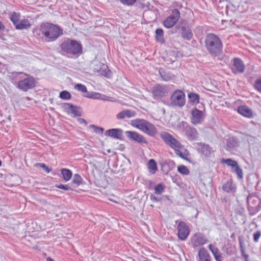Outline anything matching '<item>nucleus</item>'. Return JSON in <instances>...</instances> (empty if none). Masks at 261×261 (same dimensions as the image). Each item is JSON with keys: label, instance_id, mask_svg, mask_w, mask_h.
<instances>
[{"label": "nucleus", "instance_id": "nucleus-7", "mask_svg": "<svg viewBox=\"0 0 261 261\" xmlns=\"http://www.w3.org/2000/svg\"><path fill=\"white\" fill-rule=\"evenodd\" d=\"M180 16V12L176 9H173L171 14L164 20L163 23L164 27L167 29L172 28L177 23Z\"/></svg>", "mask_w": 261, "mask_h": 261}, {"label": "nucleus", "instance_id": "nucleus-13", "mask_svg": "<svg viewBox=\"0 0 261 261\" xmlns=\"http://www.w3.org/2000/svg\"><path fill=\"white\" fill-rule=\"evenodd\" d=\"M178 236L180 240H185L189 234L190 229L187 224L180 221L177 225Z\"/></svg>", "mask_w": 261, "mask_h": 261}, {"label": "nucleus", "instance_id": "nucleus-5", "mask_svg": "<svg viewBox=\"0 0 261 261\" xmlns=\"http://www.w3.org/2000/svg\"><path fill=\"white\" fill-rule=\"evenodd\" d=\"M62 52L67 55L79 56L82 53V45L78 41L67 39L60 45Z\"/></svg>", "mask_w": 261, "mask_h": 261}, {"label": "nucleus", "instance_id": "nucleus-46", "mask_svg": "<svg viewBox=\"0 0 261 261\" xmlns=\"http://www.w3.org/2000/svg\"><path fill=\"white\" fill-rule=\"evenodd\" d=\"M221 163H237L236 162L231 160L230 159H223L221 161Z\"/></svg>", "mask_w": 261, "mask_h": 261}, {"label": "nucleus", "instance_id": "nucleus-50", "mask_svg": "<svg viewBox=\"0 0 261 261\" xmlns=\"http://www.w3.org/2000/svg\"><path fill=\"white\" fill-rule=\"evenodd\" d=\"M46 261H55L53 259H52L51 257H48L46 258Z\"/></svg>", "mask_w": 261, "mask_h": 261}, {"label": "nucleus", "instance_id": "nucleus-1", "mask_svg": "<svg viewBox=\"0 0 261 261\" xmlns=\"http://www.w3.org/2000/svg\"><path fill=\"white\" fill-rule=\"evenodd\" d=\"M34 36L39 40L44 39L47 42L56 41L63 35V29L58 24L44 22L33 30Z\"/></svg>", "mask_w": 261, "mask_h": 261}, {"label": "nucleus", "instance_id": "nucleus-33", "mask_svg": "<svg viewBox=\"0 0 261 261\" xmlns=\"http://www.w3.org/2000/svg\"><path fill=\"white\" fill-rule=\"evenodd\" d=\"M165 187L163 184H159L154 187L155 193L161 195L165 191Z\"/></svg>", "mask_w": 261, "mask_h": 261}, {"label": "nucleus", "instance_id": "nucleus-28", "mask_svg": "<svg viewBox=\"0 0 261 261\" xmlns=\"http://www.w3.org/2000/svg\"><path fill=\"white\" fill-rule=\"evenodd\" d=\"M155 39L157 42L161 43L165 42V39L164 37V31L162 29H157L155 32Z\"/></svg>", "mask_w": 261, "mask_h": 261}, {"label": "nucleus", "instance_id": "nucleus-54", "mask_svg": "<svg viewBox=\"0 0 261 261\" xmlns=\"http://www.w3.org/2000/svg\"><path fill=\"white\" fill-rule=\"evenodd\" d=\"M2 164H0V166H1Z\"/></svg>", "mask_w": 261, "mask_h": 261}, {"label": "nucleus", "instance_id": "nucleus-38", "mask_svg": "<svg viewBox=\"0 0 261 261\" xmlns=\"http://www.w3.org/2000/svg\"><path fill=\"white\" fill-rule=\"evenodd\" d=\"M36 167L41 168L44 170L46 173H49L51 170V169L48 166H46V164H35Z\"/></svg>", "mask_w": 261, "mask_h": 261}, {"label": "nucleus", "instance_id": "nucleus-30", "mask_svg": "<svg viewBox=\"0 0 261 261\" xmlns=\"http://www.w3.org/2000/svg\"><path fill=\"white\" fill-rule=\"evenodd\" d=\"M188 97L192 104H198L199 102V95L198 94L190 92L188 94Z\"/></svg>", "mask_w": 261, "mask_h": 261}, {"label": "nucleus", "instance_id": "nucleus-36", "mask_svg": "<svg viewBox=\"0 0 261 261\" xmlns=\"http://www.w3.org/2000/svg\"><path fill=\"white\" fill-rule=\"evenodd\" d=\"M70 93L67 91H63L60 93V97L61 99L68 100L71 98Z\"/></svg>", "mask_w": 261, "mask_h": 261}, {"label": "nucleus", "instance_id": "nucleus-24", "mask_svg": "<svg viewBox=\"0 0 261 261\" xmlns=\"http://www.w3.org/2000/svg\"><path fill=\"white\" fill-rule=\"evenodd\" d=\"M231 167V171L237 175V177L239 179L243 178V173L242 169L238 164H227Z\"/></svg>", "mask_w": 261, "mask_h": 261}, {"label": "nucleus", "instance_id": "nucleus-48", "mask_svg": "<svg viewBox=\"0 0 261 261\" xmlns=\"http://www.w3.org/2000/svg\"><path fill=\"white\" fill-rule=\"evenodd\" d=\"M4 29H5L4 25L3 24L2 22L1 21H0V32L3 31Z\"/></svg>", "mask_w": 261, "mask_h": 261}, {"label": "nucleus", "instance_id": "nucleus-22", "mask_svg": "<svg viewBox=\"0 0 261 261\" xmlns=\"http://www.w3.org/2000/svg\"><path fill=\"white\" fill-rule=\"evenodd\" d=\"M237 187L233 183L232 179H229L226 181L222 186V189L224 191L227 193H234L236 190Z\"/></svg>", "mask_w": 261, "mask_h": 261}, {"label": "nucleus", "instance_id": "nucleus-27", "mask_svg": "<svg viewBox=\"0 0 261 261\" xmlns=\"http://www.w3.org/2000/svg\"><path fill=\"white\" fill-rule=\"evenodd\" d=\"M198 256L199 257L198 261H211L208 252L203 248L199 250Z\"/></svg>", "mask_w": 261, "mask_h": 261}, {"label": "nucleus", "instance_id": "nucleus-11", "mask_svg": "<svg viewBox=\"0 0 261 261\" xmlns=\"http://www.w3.org/2000/svg\"><path fill=\"white\" fill-rule=\"evenodd\" d=\"M247 202L249 211L258 212L261 207V201L259 197L255 195L250 194L247 197Z\"/></svg>", "mask_w": 261, "mask_h": 261}, {"label": "nucleus", "instance_id": "nucleus-10", "mask_svg": "<svg viewBox=\"0 0 261 261\" xmlns=\"http://www.w3.org/2000/svg\"><path fill=\"white\" fill-rule=\"evenodd\" d=\"M35 84V79L32 76H29L23 80L19 81L17 83V87L21 90L27 91L34 88Z\"/></svg>", "mask_w": 261, "mask_h": 261}, {"label": "nucleus", "instance_id": "nucleus-43", "mask_svg": "<svg viewBox=\"0 0 261 261\" xmlns=\"http://www.w3.org/2000/svg\"><path fill=\"white\" fill-rule=\"evenodd\" d=\"M261 236V232L260 231H257L253 233V241L255 242H257Z\"/></svg>", "mask_w": 261, "mask_h": 261}, {"label": "nucleus", "instance_id": "nucleus-45", "mask_svg": "<svg viewBox=\"0 0 261 261\" xmlns=\"http://www.w3.org/2000/svg\"><path fill=\"white\" fill-rule=\"evenodd\" d=\"M56 187L59 189H63L67 191L71 190L70 187L67 185H64L61 184L56 185Z\"/></svg>", "mask_w": 261, "mask_h": 261}, {"label": "nucleus", "instance_id": "nucleus-31", "mask_svg": "<svg viewBox=\"0 0 261 261\" xmlns=\"http://www.w3.org/2000/svg\"><path fill=\"white\" fill-rule=\"evenodd\" d=\"M98 72L99 73L107 77H109L110 76L111 72L109 69L108 66L107 65H105L104 64L102 65V68H101L99 70Z\"/></svg>", "mask_w": 261, "mask_h": 261}, {"label": "nucleus", "instance_id": "nucleus-21", "mask_svg": "<svg viewBox=\"0 0 261 261\" xmlns=\"http://www.w3.org/2000/svg\"><path fill=\"white\" fill-rule=\"evenodd\" d=\"M185 130L186 135L189 140H194L197 138L198 134L197 130L195 128L187 126L185 127Z\"/></svg>", "mask_w": 261, "mask_h": 261}, {"label": "nucleus", "instance_id": "nucleus-41", "mask_svg": "<svg viewBox=\"0 0 261 261\" xmlns=\"http://www.w3.org/2000/svg\"><path fill=\"white\" fill-rule=\"evenodd\" d=\"M148 169L151 174H154L157 170L156 164H148Z\"/></svg>", "mask_w": 261, "mask_h": 261}, {"label": "nucleus", "instance_id": "nucleus-12", "mask_svg": "<svg viewBox=\"0 0 261 261\" xmlns=\"http://www.w3.org/2000/svg\"><path fill=\"white\" fill-rule=\"evenodd\" d=\"M127 138L132 141H134L140 144H147L148 142L146 138L142 134L133 130H127L125 132Z\"/></svg>", "mask_w": 261, "mask_h": 261}, {"label": "nucleus", "instance_id": "nucleus-23", "mask_svg": "<svg viewBox=\"0 0 261 261\" xmlns=\"http://www.w3.org/2000/svg\"><path fill=\"white\" fill-rule=\"evenodd\" d=\"M65 108L67 110V113L69 114L72 115L73 116L76 117L81 115V113L77 107H74L72 105L67 103L65 105Z\"/></svg>", "mask_w": 261, "mask_h": 261}, {"label": "nucleus", "instance_id": "nucleus-2", "mask_svg": "<svg viewBox=\"0 0 261 261\" xmlns=\"http://www.w3.org/2000/svg\"><path fill=\"white\" fill-rule=\"evenodd\" d=\"M160 136L164 143L174 150L177 155L188 162H192L189 151L185 148L184 146L172 135L164 132L161 134Z\"/></svg>", "mask_w": 261, "mask_h": 261}, {"label": "nucleus", "instance_id": "nucleus-32", "mask_svg": "<svg viewBox=\"0 0 261 261\" xmlns=\"http://www.w3.org/2000/svg\"><path fill=\"white\" fill-rule=\"evenodd\" d=\"M61 173L63 179L66 181L70 179L72 174L71 171L67 169H62Z\"/></svg>", "mask_w": 261, "mask_h": 261}, {"label": "nucleus", "instance_id": "nucleus-6", "mask_svg": "<svg viewBox=\"0 0 261 261\" xmlns=\"http://www.w3.org/2000/svg\"><path fill=\"white\" fill-rule=\"evenodd\" d=\"M20 13L16 12H13L10 16V20L12 22L16 30H27L31 28L32 23L28 19L19 20Z\"/></svg>", "mask_w": 261, "mask_h": 261}, {"label": "nucleus", "instance_id": "nucleus-15", "mask_svg": "<svg viewBox=\"0 0 261 261\" xmlns=\"http://www.w3.org/2000/svg\"><path fill=\"white\" fill-rule=\"evenodd\" d=\"M203 113L197 108L193 109L191 111V122L194 125L201 123L203 121Z\"/></svg>", "mask_w": 261, "mask_h": 261}, {"label": "nucleus", "instance_id": "nucleus-20", "mask_svg": "<svg viewBox=\"0 0 261 261\" xmlns=\"http://www.w3.org/2000/svg\"><path fill=\"white\" fill-rule=\"evenodd\" d=\"M136 115V113L134 111L125 110L117 114L116 118L118 120H121L126 117L128 118L134 117Z\"/></svg>", "mask_w": 261, "mask_h": 261}, {"label": "nucleus", "instance_id": "nucleus-18", "mask_svg": "<svg viewBox=\"0 0 261 261\" xmlns=\"http://www.w3.org/2000/svg\"><path fill=\"white\" fill-rule=\"evenodd\" d=\"M105 135L115 139L121 140L123 138V130L120 128H112L105 132Z\"/></svg>", "mask_w": 261, "mask_h": 261}, {"label": "nucleus", "instance_id": "nucleus-8", "mask_svg": "<svg viewBox=\"0 0 261 261\" xmlns=\"http://www.w3.org/2000/svg\"><path fill=\"white\" fill-rule=\"evenodd\" d=\"M196 150L202 158L207 159L213 155L214 151L208 145L201 142L197 143Z\"/></svg>", "mask_w": 261, "mask_h": 261}, {"label": "nucleus", "instance_id": "nucleus-29", "mask_svg": "<svg viewBox=\"0 0 261 261\" xmlns=\"http://www.w3.org/2000/svg\"><path fill=\"white\" fill-rule=\"evenodd\" d=\"M239 146V143L234 137H230L227 140V149H231Z\"/></svg>", "mask_w": 261, "mask_h": 261}, {"label": "nucleus", "instance_id": "nucleus-47", "mask_svg": "<svg viewBox=\"0 0 261 261\" xmlns=\"http://www.w3.org/2000/svg\"><path fill=\"white\" fill-rule=\"evenodd\" d=\"M150 199L154 202H158L160 201V199L159 198H157L152 195H151L150 196Z\"/></svg>", "mask_w": 261, "mask_h": 261}, {"label": "nucleus", "instance_id": "nucleus-35", "mask_svg": "<svg viewBox=\"0 0 261 261\" xmlns=\"http://www.w3.org/2000/svg\"><path fill=\"white\" fill-rule=\"evenodd\" d=\"M74 89L79 91H81L83 93H86L87 92V89L86 87L82 84H77L75 85L74 86Z\"/></svg>", "mask_w": 261, "mask_h": 261}, {"label": "nucleus", "instance_id": "nucleus-3", "mask_svg": "<svg viewBox=\"0 0 261 261\" xmlns=\"http://www.w3.org/2000/svg\"><path fill=\"white\" fill-rule=\"evenodd\" d=\"M205 47L212 56H216L222 51L223 44L216 35L209 33L206 35L205 40Z\"/></svg>", "mask_w": 261, "mask_h": 261}, {"label": "nucleus", "instance_id": "nucleus-4", "mask_svg": "<svg viewBox=\"0 0 261 261\" xmlns=\"http://www.w3.org/2000/svg\"><path fill=\"white\" fill-rule=\"evenodd\" d=\"M130 125L150 137H154L157 134L155 126L150 122L144 119L137 118L130 121Z\"/></svg>", "mask_w": 261, "mask_h": 261}, {"label": "nucleus", "instance_id": "nucleus-42", "mask_svg": "<svg viewBox=\"0 0 261 261\" xmlns=\"http://www.w3.org/2000/svg\"><path fill=\"white\" fill-rule=\"evenodd\" d=\"M91 127L93 128L94 132L96 134H102L103 132V129L102 127L94 125H91Z\"/></svg>", "mask_w": 261, "mask_h": 261}, {"label": "nucleus", "instance_id": "nucleus-25", "mask_svg": "<svg viewBox=\"0 0 261 261\" xmlns=\"http://www.w3.org/2000/svg\"><path fill=\"white\" fill-rule=\"evenodd\" d=\"M208 248L213 253L216 261H221V253L215 245L210 244L208 246Z\"/></svg>", "mask_w": 261, "mask_h": 261}, {"label": "nucleus", "instance_id": "nucleus-26", "mask_svg": "<svg viewBox=\"0 0 261 261\" xmlns=\"http://www.w3.org/2000/svg\"><path fill=\"white\" fill-rule=\"evenodd\" d=\"M181 36L187 40H190L193 37V33L190 29L182 27L181 28Z\"/></svg>", "mask_w": 261, "mask_h": 261}, {"label": "nucleus", "instance_id": "nucleus-44", "mask_svg": "<svg viewBox=\"0 0 261 261\" xmlns=\"http://www.w3.org/2000/svg\"><path fill=\"white\" fill-rule=\"evenodd\" d=\"M87 97H90L93 99H99L101 97V94L98 93H92L91 96L85 95Z\"/></svg>", "mask_w": 261, "mask_h": 261}, {"label": "nucleus", "instance_id": "nucleus-34", "mask_svg": "<svg viewBox=\"0 0 261 261\" xmlns=\"http://www.w3.org/2000/svg\"><path fill=\"white\" fill-rule=\"evenodd\" d=\"M177 170L180 174L183 175H188L190 172L188 168L183 165L178 166Z\"/></svg>", "mask_w": 261, "mask_h": 261}, {"label": "nucleus", "instance_id": "nucleus-40", "mask_svg": "<svg viewBox=\"0 0 261 261\" xmlns=\"http://www.w3.org/2000/svg\"><path fill=\"white\" fill-rule=\"evenodd\" d=\"M254 88L261 92V78L257 79L254 83Z\"/></svg>", "mask_w": 261, "mask_h": 261}, {"label": "nucleus", "instance_id": "nucleus-53", "mask_svg": "<svg viewBox=\"0 0 261 261\" xmlns=\"http://www.w3.org/2000/svg\"><path fill=\"white\" fill-rule=\"evenodd\" d=\"M240 245H241V248H242V243L241 242H240Z\"/></svg>", "mask_w": 261, "mask_h": 261}, {"label": "nucleus", "instance_id": "nucleus-19", "mask_svg": "<svg viewBox=\"0 0 261 261\" xmlns=\"http://www.w3.org/2000/svg\"><path fill=\"white\" fill-rule=\"evenodd\" d=\"M233 60L234 68H232V72L234 73L244 72L245 69V65L242 60L238 58H234Z\"/></svg>", "mask_w": 261, "mask_h": 261}, {"label": "nucleus", "instance_id": "nucleus-51", "mask_svg": "<svg viewBox=\"0 0 261 261\" xmlns=\"http://www.w3.org/2000/svg\"><path fill=\"white\" fill-rule=\"evenodd\" d=\"M245 260L244 261H249L248 260V256L247 255H244Z\"/></svg>", "mask_w": 261, "mask_h": 261}, {"label": "nucleus", "instance_id": "nucleus-49", "mask_svg": "<svg viewBox=\"0 0 261 261\" xmlns=\"http://www.w3.org/2000/svg\"><path fill=\"white\" fill-rule=\"evenodd\" d=\"M148 163H155V161L153 159H151L148 161Z\"/></svg>", "mask_w": 261, "mask_h": 261}, {"label": "nucleus", "instance_id": "nucleus-16", "mask_svg": "<svg viewBox=\"0 0 261 261\" xmlns=\"http://www.w3.org/2000/svg\"><path fill=\"white\" fill-rule=\"evenodd\" d=\"M207 242V239L201 233L198 232L195 234L192 238V243L194 247H198L203 245Z\"/></svg>", "mask_w": 261, "mask_h": 261}, {"label": "nucleus", "instance_id": "nucleus-37", "mask_svg": "<svg viewBox=\"0 0 261 261\" xmlns=\"http://www.w3.org/2000/svg\"><path fill=\"white\" fill-rule=\"evenodd\" d=\"M72 182L73 184H75L77 186H79L82 182V178L81 176L77 174H75L74 175Z\"/></svg>", "mask_w": 261, "mask_h": 261}, {"label": "nucleus", "instance_id": "nucleus-39", "mask_svg": "<svg viewBox=\"0 0 261 261\" xmlns=\"http://www.w3.org/2000/svg\"><path fill=\"white\" fill-rule=\"evenodd\" d=\"M119 1L123 5L130 6L134 5L136 3L137 0H119Z\"/></svg>", "mask_w": 261, "mask_h": 261}, {"label": "nucleus", "instance_id": "nucleus-17", "mask_svg": "<svg viewBox=\"0 0 261 261\" xmlns=\"http://www.w3.org/2000/svg\"><path fill=\"white\" fill-rule=\"evenodd\" d=\"M237 112L242 116L247 118H251L254 116L252 110L246 105H241L238 107Z\"/></svg>", "mask_w": 261, "mask_h": 261}, {"label": "nucleus", "instance_id": "nucleus-9", "mask_svg": "<svg viewBox=\"0 0 261 261\" xmlns=\"http://www.w3.org/2000/svg\"><path fill=\"white\" fill-rule=\"evenodd\" d=\"M171 101L174 106L179 107H183L186 103L184 93L181 90H175L171 97Z\"/></svg>", "mask_w": 261, "mask_h": 261}, {"label": "nucleus", "instance_id": "nucleus-52", "mask_svg": "<svg viewBox=\"0 0 261 261\" xmlns=\"http://www.w3.org/2000/svg\"><path fill=\"white\" fill-rule=\"evenodd\" d=\"M80 122H81V123H82V122H85V123L86 122H85V120H84V119H81L80 120Z\"/></svg>", "mask_w": 261, "mask_h": 261}, {"label": "nucleus", "instance_id": "nucleus-14", "mask_svg": "<svg viewBox=\"0 0 261 261\" xmlns=\"http://www.w3.org/2000/svg\"><path fill=\"white\" fill-rule=\"evenodd\" d=\"M168 92V89L166 86L156 84L152 89V93L154 98H162L166 95Z\"/></svg>", "mask_w": 261, "mask_h": 261}]
</instances>
